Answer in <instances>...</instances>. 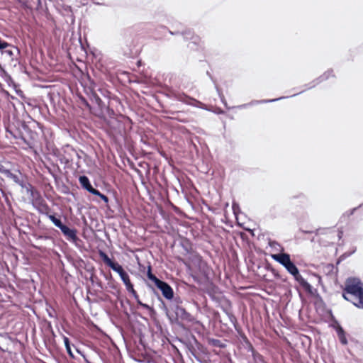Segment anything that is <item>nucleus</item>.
Instances as JSON below:
<instances>
[{"label": "nucleus", "mask_w": 363, "mask_h": 363, "mask_svg": "<svg viewBox=\"0 0 363 363\" xmlns=\"http://www.w3.org/2000/svg\"><path fill=\"white\" fill-rule=\"evenodd\" d=\"M342 297L359 308H363V285L361 280L349 277L345 282Z\"/></svg>", "instance_id": "f257e3e1"}, {"label": "nucleus", "mask_w": 363, "mask_h": 363, "mask_svg": "<svg viewBox=\"0 0 363 363\" xmlns=\"http://www.w3.org/2000/svg\"><path fill=\"white\" fill-rule=\"evenodd\" d=\"M284 267L306 291L309 293L312 291L311 285L299 274L298 269L292 261L289 262Z\"/></svg>", "instance_id": "f03ea898"}, {"label": "nucleus", "mask_w": 363, "mask_h": 363, "mask_svg": "<svg viewBox=\"0 0 363 363\" xmlns=\"http://www.w3.org/2000/svg\"><path fill=\"white\" fill-rule=\"evenodd\" d=\"M25 189H26L27 193L30 195V199L31 200L33 206L42 208L48 207L45 201L43 199L40 194L37 190H35L31 184H28Z\"/></svg>", "instance_id": "7ed1b4c3"}, {"label": "nucleus", "mask_w": 363, "mask_h": 363, "mask_svg": "<svg viewBox=\"0 0 363 363\" xmlns=\"http://www.w3.org/2000/svg\"><path fill=\"white\" fill-rule=\"evenodd\" d=\"M4 175L23 189H25V187H26L28 185V184H26L25 182L23 174L18 169L15 170L13 172L8 169Z\"/></svg>", "instance_id": "20e7f679"}, {"label": "nucleus", "mask_w": 363, "mask_h": 363, "mask_svg": "<svg viewBox=\"0 0 363 363\" xmlns=\"http://www.w3.org/2000/svg\"><path fill=\"white\" fill-rule=\"evenodd\" d=\"M174 301L176 305L174 306L173 311L177 318L182 320H191V315L182 306H179L181 302L179 298H175Z\"/></svg>", "instance_id": "39448f33"}, {"label": "nucleus", "mask_w": 363, "mask_h": 363, "mask_svg": "<svg viewBox=\"0 0 363 363\" xmlns=\"http://www.w3.org/2000/svg\"><path fill=\"white\" fill-rule=\"evenodd\" d=\"M155 286L161 291L163 296L167 300H171L174 298V291L167 282L160 280Z\"/></svg>", "instance_id": "423d86ee"}, {"label": "nucleus", "mask_w": 363, "mask_h": 363, "mask_svg": "<svg viewBox=\"0 0 363 363\" xmlns=\"http://www.w3.org/2000/svg\"><path fill=\"white\" fill-rule=\"evenodd\" d=\"M99 256L104 263L111 267L114 272L118 273L123 269L121 264L113 262L104 251H99Z\"/></svg>", "instance_id": "0eeeda50"}, {"label": "nucleus", "mask_w": 363, "mask_h": 363, "mask_svg": "<svg viewBox=\"0 0 363 363\" xmlns=\"http://www.w3.org/2000/svg\"><path fill=\"white\" fill-rule=\"evenodd\" d=\"M1 53L5 57H8L11 59V61L14 67L16 65L18 60L17 59H14V57L19 54V50L16 47L10 45V47L2 50Z\"/></svg>", "instance_id": "6e6552de"}, {"label": "nucleus", "mask_w": 363, "mask_h": 363, "mask_svg": "<svg viewBox=\"0 0 363 363\" xmlns=\"http://www.w3.org/2000/svg\"><path fill=\"white\" fill-rule=\"evenodd\" d=\"M61 231L67 239L72 242L75 243L79 240L77 235V230L75 229H71L67 225H65L62 228Z\"/></svg>", "instance_id": "1a4fd4ad"}, {"label": "nucleus", "mask_w": 363, "mask_h": 363, "mask_svg": "<svg viewBox=\"0 0 363 363\" xmlns=\"http://www.w3.org/2000/svg\"><path fill=\"white\" fill-rule=\"evenodd\" d=\"M330 77H334L333 69H329V70L326 71L323 74L320 76L318 78L312 81L309 84V86L306 89H309L311 88L315 87L316 85H318L320 82L328 79Z\"/></svg>", "instance_id": "9d476101"}, {"label": "nucleus", "mask_w": 363, "mask_h": 363, "mask_svg": "<svg viewBox=\"0 0 363 363\" xmlns=\"http://www.w3.org/2000/svg\"><path fill=\"white\" fill-rule=\"evenodd\" d=\"M79 181L82 186L86 190H87L89 193L92 194H98V190L94 189L91 186L89 179L86 176H80L79 178Z\"/></svg>", "instance_id": "9b49d317"}, {"label": "nucleus", "mask_w": 363, "mask_h": 363, "mask_svg": "<svg viewBox=\"0 0 363 363\" xmlns=\"http://www.w3.org/2000/svg\"><path fill=\"white\" fill-rule=\"evenodd\" d=\"M272 258L285 267L289 262H290V255L287 253H278L272 255Z\"/></svg>", "instance_id": "f8f14e48"}, {"label": "nucleus", "mask_w": 363, "mask_h": 363, "mask_svg": "<svg viewBox=\"0 0 363 363\" xmlns=\"http://www.w3.org/2000/svg\"><path fill=\"white\" fill-rule=\"evenodd\" d=\"M285 98H286L285 96H281V97H279V98H277V99H273L253 100V101H252L251 102H250L248 104H242V105L238 106V108H247V107H248L250 106H254V105H257V104H267V103H271V102L277 101L281 100V99H285Z\"/></svg>", "instance_id": "ddd939ff"}, {"label": "nucleus", "mask_w": 363, "mask_h": 363, "mask_svg": "<svg viewBox=\"0 0 363 363\" xmlns=\"http://www.w3.org/2000/svg\"><path fill=\"white\" fill-rule=\"evenodd\" d=\"M179 100L183 103H185L186 104L191 105V106H194L196 107H201L203 105L201 101H199L194 98H191L190 96H188L186 95L179 96Z\"/></svg>", "instance_id": "4468645a"}, {"label": "nucleus", "mask_w": 363, "mask_h": 363, "mask_svg": "<svg viewBox=\"0 0 363 363\" xmlns=\"http://www.w3.org/2000/svg\"><path fill=\"white\" fill-rule=\"evenodd\" d=\"M179 100L183 103H185L186 104L191 105V106H194L196 107H201L203 105L201 101H199L194 98H191L190 96H188L186 95L179 96Z\"/></svg>", "instance_id": "2eb2a0df"}, {"label": "nucleus", "mask_w": 363, "mask_h": 363, "mask_svg": "<svg viewBox=\"0 0 363 363\" xmlns=\"http://www.w3.org/2000/svg\"><path fill=\"white\" fill-rule=\"evenodd\" d=\"M182 35L184 36L185 40H192V43L196 44L197 41L199 40V38L196 35H194L192 30L188 29L182 33Z\"/></svg>", "instance_id": "dca6fc26"}, {"label": "nucleus", "mask_w": 363, "mask_h": 363, "mask_svg": "<svg viewBox=\"0 0 363 363\" xmlns=\"http://www.w3.org/2000/svg\"><path fill=\"white\" fill-rule=\"evenodd\" d=\"M336 325L337 326L335 327V330L339 337V340L342 345H346L347 343V340L345 337L344 330L337 322Z\"/></svg>", "instance_id": "f3484780"}, {"label": "nucleus", "mask_w": 363, "mask_h": 363, "mask_svg": "<svg viewBox=\"0 0 363 363\" xmlns=\"http://www.w3.org/2000/svg\"><path fill=\"white\" fill-rule=\"evenodd\" d=\"M48 218L52 221V223L60 230L65 225L62 223L61 220L57 218L55 215H49Z\"/></svg>", "instance_id": "a211bd4d"}, {"label": "nucleus", "mask_w": 363, "mask_h": 363, "mask_svg": "<svg viewBox=\"0 0 363 363\" xmlns=\"http://www.w3.org/2000/svg\"><path fill=\"white\" fill-rule=\"evenodd\" d=\"M226 315L228 316L230 322L233 324V325L234 326V328L235 329H237V325H238V323H237V318L236 317L229 311H227V310H224Z\"/></svg>", "instance_id": "6ab92c4d"}, {"label": "nucleus", "mask_w": 363, "mask_h": 363, "mask_svg": "<svg viewBox=\"0 0 363 363\" xmlns=\"http://www.w3.org/2000/svg\"><path fill=\"white\" fill-rule=\"evenodd\" d=\"M147 278L156 284L160 279H159L155 274L152 273L151 267L149 266L147 272Z\"/></svg>", "instance_id": "aec40b11"}, {"label": "nucleus", "mask_w": 363, "mask_h": 363, "mask_svg": "<svg viewBox=\"0 0 363 363\" xmlns=\"http://www.w3.org/2000/svg\"><path fill=\"white\" fill-rule=\"evenodd\" d=\"M63 340H64V343H65V345L66 350H67V353L69 354L70 357H73L74 354H73V353L72 352V350H71L69 338L67 337H66V336H64L63 337Z\"/></svg>", "instance_id": "412c9836"}, {"label": "nucleus", "mask_w": 363, "mask_h": 363, "mask_svg": "<svg viewBox=\"0 0 363 363\" xmlns=\"http://www.w3.org/2000/svg\"><path fill=\"white\" fill-rule=\"evenodd\" d=\"M210 343L212 346L219 348H223L225 347V345L220 340L218 339L210 340Z\"/></svg>", "instance_id": "4be33fe9"}, {"label": "nucleus", "mask_w": 363, "mask_h": 363, "mask_svg": "<svg viewBox=\"0 0 363 363\" xmlns=\"http://www.w3.org/2000/svg\"><path fill=\"white\" fill-rule=\"evenodd\" d=\"M269 246L273 248L276 251H282L283 248L276 241H270L269 242Z\"/></svg>", "instance_id": "5701e85b"}, {"label": "nucleus", "mask_w": 363, "mask_h": 363, "mask_svg": "<svg viewBox=\"0 0 363 363\" xmlns=\"http://www.w3.org/2000/svg\"><path fill=\"white\" fill-rule=\"evenodd\" d=\"M207 74L210 76V78L211 79V80L213 82L214 84H215V88L221 99V101L224 103V104L226 106V103L225 102V99H224V96L223 95V94L220 92L219 88L218 87V86L216 85V82L213 80V77L209 74L208 72H207Z\"/></svg>", "instance_id": "b1692460"}, {"label": "nucleus", "mask_w": 363, "mask_h": 363, "mask_svg": "<svg viewBox=\"0 0 363 363\" xmlns=\"http://www.w3.org/2000/svg\"><path fill=\"white\" fill-rule=\"evenodd\" d=\"M9 47H10V44L9 43H8L7 42L0 39V50L1 51L4 50L6 48H8Z\"/></svg>", "instance_id": "393cba45"}, {"label": "nucleus", "mask_w": 363, "mask_h": 363, "mask_svg": "<svg viewBox=\"0 0 363 363\" xmlns=\"http://www.w3.org/2000/svg\"><path fill=\"white\" fill-rule=\"evenodd\" d=\"M121 279L123 281L124 284H125L128 283L129 281H130L129 275L128 274L127 272L125 273L124 274H123V276L121 277Z\"/></svg>", "instance_id": "a878e982"}, {"label": "nucleus", "mask_w": 363, "mask_h": 363, "mask_svg": "<svg viewBox=\"0 0 363 363\" xmlns=\"http://www.w3.org/2000/svg\"><path fill=\"white\" fill-rule=\"evenodd\" d=\"M96 196H99L104 202L107 203L108 201V197L101 194L99 190H98V194H95Z\"/></svg>", "instance_id": "bb28decb"}, {"label": "nucleus", "mask_w": 363, "mask_h": 363, "mask_svg": "<svg viewBox=\"0 0 363 363\" xmlns=\"http://www.w3.org/2000/svg\"><path fill=\"white\" fill-rule=\"evenodd\" d=\"M72 155L77 157V161L76 162L78 163L79 160L81 159V155H79V152L74 149L72 150Z\"/></svg>", "instance_id": "cd10ccee"}, {"label": "nucleus", "mask_w": 363, "mask_h": 363, "mask_svg": "<svg viewBox=\"0 0 363 363\" xmlns=\"http://www.w3.org/2000/svg\"><path fill=\"white\" fill-rule=\"evenodd\" d=\"M125 286L128 292H130L132 291L133 289H134L133 285L132 284L131 281H129L128 283L125 284Z\"/></svg>", "instance_id": "c85d7f7f"}, {"label": "nucleus", "mask_w": 363, "mask_h": 363, "mask_svg": "<svg viewBox=\"0 0 363 363\" xmlns=\"http://www.w3.org/2000/svg\"><path fill=\"white\" fill-rule=\"evenodd\" d=\"M143 308H145L150 311H153V308L152 307H150L149 305L146 304V303H143L142 304L141 306Z\"/></svg>", "instance_id": "c756f323"}, {"label": "nucleus", "mask_w": 363, "mask_h": 363, "mask_svg": "<svg viewBox=\"0 0 363 363\" xmlns=\"http://www.w3.org/2000/svg\"><path fill=\"white\" fill-rule=\"evenodd\" d=\"M130 293L133 295L135 299H138V295L135 289H133Z\"/></svg>", "instance_id": "7c9ffc66"}, {"label": "nucleus", "mask_w": 363, "mask_h": 363, "mask_svg": "<svg viewBox=\"0 0 363 363\" xmlns=\"http://www.w3.org/2000/svg\"><path fill=\"white\" fill-rule=\"evenodd\" d=\"M334 233H336L337 236L338 237V239L340 240L341 238V237H342V232H341V231H338V232L335 231Z\"/></svg>", "instance_id": "2f4dec72"}, {"label": "nucleus", "mask_w": 363, "mask_h": 363, "mask_svg": "<svg viewBox=\"0 0 363 363\" xmlns=\"http://www.w3.org/2000/svg\"><path fill=\"white\" fill-rule=\"evenodd\" d=\"M125 273H126V272L123 269L122 270H121L118 274H119L120 277L121 276H123V274H124Z\"/></svg>", "instance_id": "473e14b6"}, {"label": "nucleus", "mask_w": 363, "mask_h": 363, "mask_svg": "<svg viewBox=\"0 0 363 363\" xmlns=\"http://www.w3.org/2000/svg\"><path fill=\"white\" fill-rule=\"evenodd\" d=\"M358 208H354L350 211V215H352L355 211H357Z\"/></svg>", "instance_id": "72a5a7b5"}, {"label": "nucleus", "mask_w": 363, "mask_h": 363, "mask_svg": "<svg viewBox=\"0 0 363 363\" xmlns=\"http://www.w3.org/2000/svg\"><path fill=\"white\" fill-rule=\"evenodd\" d=\"M138 304H139L140 306H142V304H143V303L141 302V301L138 298V299H135Z\"/></svg>", "instance_id": "f704fd0d"}, {"label": "nucleus", "mask_w": 363, "mask_h": 363, "mask_svg": "<svg viewBox=\"0 0 363 363\" xmlns=\"http://www.w3.org/2000/svg\"><path fill=\"white\" fill-rule=\"evenodd\" d=\"M169 33L171 35H177V34H179V32H172V31L169 30Z\"/></svg>", "instance_id": "c9c22d12"}, {"label": "nucleus", "mask_w": 363, "mask_h": 363, "mask_svg": "<svg viewBox=\"0 0 363 363\" xmlns=\"http://www.w3.org/2000/svg\"><path fill=\"white\" fill-rule=\"evenodd\" d=\"M305 233H312V231H303Z\"/></svg>", "instance_id": "e433bc0d"}, {"label": "nucleus", "mask_w": 363, "mask_h": 363, "mask_svg": "<svg viewBox=\"0 0 363 363\" xmlns=\"http://www.w3.org/2000/svg\"><path fill=\"white\" fill-rule=\"evenodd\" d=\"M70 160H71L72 162H73V161L74 160V157H72L70 158Z\"/></svg>", "instance_id": "4c0bfd02"}]
</instances>
